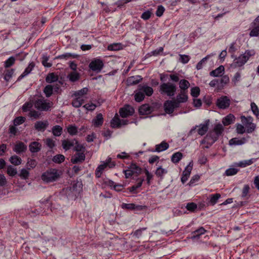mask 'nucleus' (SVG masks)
<instances>
[{
  "label": "nucleus",
  "mask_w": 259,
  "mask_h": 259,
  "mask_svg": "<svg viewBox=\"0 0 259 259\" xmlns=\"http://www.w3.org/2000/svg\"><path fill=\"white\" fill-rule=\"evenodd\" d=\"M241 121L244 125L245 126L246 125L252 122L253 118L251 116H248L247 117L242 116L241 117Z\"/></svg>",
  "instance_id": "nucleus-56"
},
{
  "label": "nucleus",
  "mask_w": 259,
  "mask_h": 259,
  "mask_svg": "<svg viewBox=\"0 0 259 259\" xmlns=\"http://www.w3.org/2000/svg\"><path fill=\"white\" fill-rule=\"evenodd\" d=\"M206 230L203 227H200L195 231L193 232L191 238L192 239L199 238L200 236L204 234Z\"/></svg>",
  "instance_id": "nucleus-32"
},
{
  "label": "nucleus",
  "mask_w": 259,
  "mask_h": 259,
  "mask_svg": "<svg viewBox=\"0 0 259 259\" xmlns=\"http://www.w3.org/2000/svg\"><path fill=\"white\" fill-rule=\"evenodd\" d=\"M10 162L15 165H18L21 163L22 160L21 158L17 155H13L10 158Z\"/></svg>",
  "instance_id": "nucleus-43"
},
{
  "label": "nucleus",
  "mask_w": 259,
  "mask_h": 259,
  "mask_svg": "<svg viewBox=\"0 0 259 259\" xmlns=\"http://www.w3.org/2000/svg\"><path fill=\"white\" fill-rule=\"evenodd\" d=\"M29 176V171L25 169V168H22L20 174H19V176L22 179L26 180L28 178Z\"/></svg>",
  "instance_id": "nucleus-52"
},
{
  "label": "nucleus",
  "mask_w": 259,
  "mask_h": 259,
  "mask_svg": "<svg viewBox=\"0 0 259 259\" xmlns=\"http://www.w3.org/2000/svg\"><path fill=\"white\" fill-rule=\"evenodd\" d=\"M25 120V118L23 116H19L16 117L14 120V124L15 126H17L20 124H22L23 122H24Z\"/></svg>",
  "instance_id": "nucleus-63"
},
{
  "label": "nucleus",
  "mask_w": 259,
  "mask_h": 259,
  "mask_svg": "<svg viewBox=\"0 0 259 259\" xmlns=\"http://www.w3.org/2000/svg\"><path fill=\"white\" fill-rule=\"evenodd\" d=\"M34 66L35 64L33 62L30 63L27 67L25 69L23 73L19 76V77L17 79V81H20L24 77L26 76L29 73H30L33 69Z\"/></svg>",
  "instance_id": "nucleus-20"
},
{
  "label": "nucleus",
  "mask_w": 259,
  "mask_h": 259,
  "mask_svg": "<svg viewBox=\"0 0 259 259\" xmlns=\"http://www.w3.org/2000/svg\"><path fill=\"white\" fill-rule=\"evenodd\" d=\"M254 162L253 159H250L239 162L237 165L241 167H244L250 165Z\"/></svg>",
  "instance_id": "nucleus-46"
},
{
  "label": "nucleus",
  "mask_w": 259,
  "mask_h": 259,
  "mask_svg": "<svg viewBox=\"0 0 259 259\" xmlns=\"http://www.w3.org/2000/svg\"><path fill=\"white\" fill-rule=\"evenodd\" d=\"M61 171L56 168H49L42 173L41 176V180L47 183L57 181L61 177Z\"/></svg>",
  "instance_id": "nucleus-1"
},
{
  "label": "nucleus",
  "mask_w": 259,
  "mask_h": 259,
  "mask_svg": "<svg viewBox=\"0 0 259 259\" xmlns=\"http://www.w3.org/2000/svg\"><path fill=\"white\" fill-rule=\"evenodd\" d=\"M7 174L11 177L15 176L17 174V171L16 168L12 165H9L7 167Z\"/></svg>",
  "instance_id": "nucleus-54"
},
{
  "label": "nucleus",
  "mask_w": 259,
  "mask_h": 259,
  "mask_svg": "<svg viewBox=\"0 0 259 259\" xmlns=\"http://www.w3.org/2000/svg\"><path fill=\"white\" fill-rule=\"evenodd\" d=\"M41 114L39 111H36L33 109H31L30 110V112L29 113V116L30 117H33L34 119H37L39 117Z\"/></svg>",
  "instance_id": "nucleus-62"
},
{
  "label": "nucleus",
  "mask_w": 259,
  "mask_h": 259,
  "mask_svg": "<svg viewBox=\"0 0 259 259\" xmlns=\"http://www.w3.org/2000/svg\"><path fill=\"white\" fill-rule=\"evenodd\" d=\"M189 82L185 79H181L179 81V88L181 89L180 91H183L185 92H188V89L190 87Z\"/></svg>",
  "instance_id": "nucleus-23"
},
{
  "label": "nucleus",
  "mask_w": 259,
  "mask_h": 259,
  "mask_svg": "<svg viewBox=\"0 0 259 259\" xmlns=\"http://www.w3.org/2000/svg\"><path fill=\"white\" fill-rule=\"evenodd\" d=\"M167 172V171L161 166L158 167L156 170L155 174L158 177H161L163 176L164 174H165Z\"/></svg>",
  "instance_id": "nucleus-61"
},
{
  "label": "nucleus",
  "mask_w": 259,
  "mask_h": 259,
  "mask_svg": "<svg viewBox=\"0 0 259 259\" xmlns=\"http://www.w3.org/2000/svg\"><path fill=\"white\" fill-rule=\"evenodd\" d=\"M108 162H104L99 165L95 171V174L97 177L100 178L102 174L103 170L108 166Z\"/></svg>",
  "instance_id": "nucleus-28"
},
{
  "label": "nucleus",
  "mask_w": 259,
  "mask_h": 259,
  "mask_svg": "<svg viewBox=\"0 0 259 259\" xmlns=\"http://www.w3.org/2000/svg\"><path fill=\"white\" fill-rule=\"evenodd\" d=\"M49 125V122L47 120L44 121H36L34 124V128L37 131L44 132Z\"/></svg>",
  "instance_id": "nucleus-12"
},
{
  "label": "nucleus",
  "mask_w": 259,
  "mask_h": 259,
  "mask_svg": "<svg viewBox=\"0 0 259 259\" xmlns=\"http://www.w3.org/2000/svg\"><path fill=\"white\" fill-rule=\"evenodd\" d=\"M229 81V77L227 75H224L221 79H219L220 88L224 87L225 85L227 84Z\"/></svg>",
  "instance_id": "nucleus-49"
},
{
  "label": "nucleus",
  "mask_w": 259,
  "mask_h": 259,
  "mask_svg": "<svg viewBox=\"0 0 259 259\" xmlns=\"http://www.w3.org/2000/svg\"><path fill=\"white\" fill-rule=\"evenodd\" d=\"M77 56H78V55H76L75 54L67 53H65L64 54H62V55H59V56H57V59H65V60H67V59H68V58H76L77 57Z\"/></svg>",
  "instance_id": "nucleus-42"
},
{
  "label": "nucleus",
  "mask_w": 259,
  "mask_h": 259,
  "mask_svg": "<svg viewBox=\"0 0 259 259\" xmlns=\"http://www.w3.org/2000/svg\"><path fill=\"white\" fill-rule=\"evenodd\" d=\"M234 120V116L231 114H230L223 118L222 122L224 125L226 126L232 124Z\"/></svg>",
  "instance_id": "nucleus-30"
},
{
  "label": "nucleus",
  "mask_w": 259,
  "mask_h": 259,
  "mask_svg": "<svg viewBox=\"0 0 259 259\" xmlns=\"http://www.w3.org/2000/svg\"><path fill=\"white\" fill-rule=\"evenodd\" d=\"M239 169L236 168H230L227 169L225 171V174L228 176H231L236 174Z\"/></svg>",
  "instance_id": "nucleus-58"
},
{
  "label": "nucleus",
  "mask_w": 259,
  "mask_h": 259,
  "mask_svg": "<svg viewBox=\"0 0 259 259\" xmlns=\"http://www.w3.org/2000/svg\"><path fill=\"white\" fill-rule=\"evenodd\" d=\"M177 89V85L172 82H163L159 87V92L161 95L170 97L175 96Z\"/></svg>",
  "instance_id": "nucleus-3"
},
{
  "label": "nucleus",
  "mask_w": 259,
  "mask_h": 259,
  "mask_svg": "<svg viewBox=\"0 0 259 259\" xmlns=\"http://www.w3.org/2000/svg\"><path fill=\"white\" fill-rule=\"evenodd\" d=\"M84 98L81 97H75V98L72 101V105L75 108L80 107L84 102Z\"/></svg>",
  "instance_id": "nucleus-26"
},
{
  "label": "nucleus",
  "mask_w": 259,
  "mask_h": 259,
  "mask_svg": "<svg viewBox=\"0 0 259 259\" xmlns=\"http://www.w3.org/2000/svg\"><path fill=\"white\" fill-rule=\"evenodd\" d=\"M138 88L140 89L141 92L145 94V95H147V96H151L153 93V89L146 84H140L139 85Z\"/></svg>",
  "instance_id": "nucleus-16"
},
{
  "label": "nucleus",
  "mask_w": 259,
  "mask_h": 259,
  "mask_svg": "<svg viewBox=\"0 0 259 259\" xmlns=\"http://www.w3.org/2000/svg\"><path fill=\"white\" fill-rule=\"evenodd\" d=\"M111 126L112 128H119L121 125V119L115 115L111 121Z\"/></svg>",
  "instance_id": "nucleus-29"
},
{
  "label": "nucleus",
  "mask_w": 259,
  "mask_h": 259,
  "mask_svg": "<svg viewBox=\"0 0 259 259\" xmlns=\"http://www.w3.org/2000/svg\"><path fill=\"white\" fill-rule=\"evenodd\" d=\"M183 157V154L180 152H176L172 154L171 160L172 162L177 163L179 162Z\"/></svg>",
  "instance_id": "nucleus-37"
},
{
  "label": "nucleus",
  "mask_w": 259,
  "mask_h": 259,
  "mask_svg": "<svg viewBox=\"0 0 259 259\" xmlns=\"http://www.w3.org/2000/svg\"><path fill=\"white\" fill-rule=\"evenodd\" d=\"M255 52L253 50H247L244 54L241 55L238 58H236L233 63L232 66L234 67H239L242 66L245 63L249 60L251 56H253Z\"/></svg>",
  "instance_id": "nucleus-4"
},
{
  "label": "nucleus",
  "mask_w": 259,
  "mask_h": 259,
  "mask_svg": "<svg viewBox=\"0 0 259 259\" xmlns=\"http://www.w3.org/2000/svg\"><path fill=\"white\" fill-rule=\"evenodd\" d=\"M224 67L223 65H221L215 69L210 71L209 75L213 77L221 76L224 74Z\"/></svg>",
  "instance_id": "nucleus-17"
},
{
  "label": "nucleus",
  "mask_w": 259,
  "mask_h": 259,
  "mask_svg": "<svg viewBox=\"0 0 259 259\" xmlns=\"http://www.w3.org/2000/svg\"><path fill=\"white\" fill-rule=\"evenodd\" d=\"M37 164V162L35 159H28L26 166L28 169L34 168Z\"/></svg>",
  "instance_id": "nucleus-51"
},
{
  "label": "nucleus",
  "mask_w": 259,
  "mask_h": 259,
  "mask_svg": "<svg viewBox=\"0 0 259 259\" xmlns=\"http://www.w3.org/2000/svg\"><path fill=\"white\" fill-rule=\"evenodd\" d=\"M245 127L246 128V132L247 133H251L255 129L256 125L254 123L251 122V123L246 125Z\"/></svg>",
  "instance_id": "nucleus-64"
},
{
  "label": "nucleus",
  "mask_w": 259,
  "mask_h": 259,
  "mask_svg": "<svg viewBox=\"0 0 259 259\" xmlns=\"http://www.w3.org/2000/svg\"><path fill=\"white\" fill-rule=\"evenodd\" d=\"M142 79V78L141 76H133L129 77L126 81L128 85H132L138 84Z\"/></svg>",
  "instance_id": "nucleus-19"
},
{
  "label": "nucleus",
  "mask_w": 259,
  "mask_h": 259,
  "mask_svg": "<svg viewBox=\"0 0 259 259\" xmlns=\"http://www.w3.org/2000/svg\"><path fill=\"white\" fill-rule=\"evenodd\" d=\"M250 190V187L248 185H245L242 190L241 197L242 198H248L249 196V191Z\"/></svg>",
  "instance_id": "nucleus-45"
},
{
  "label": "nucleus",
  "mask_w": 259,
  "mask_h": 259,
  "mask_svg": "<svg viewBox=\"0 0 259 259\" xmlns=\"http://www.w3.org/2000/svg\"><path fill=\"white\" fill-rule=\"evenodd\" d=\"M49 58V57L46 54H44L42 56L41 63L45 67H51L52 65V63L48 62Z\"/></svg>",
  "instance_id": "nucleus-55"
},
{
  "label": "nucleus",
  "mask_w": 259,
  "mask_h": 259,
  "mask_svg": "<svg viewBox=\"0 0 259 259\" xmlns=\"http://www.w3.org/2000/svg\"><path fill=\"white\" fill-rule=\"evenodd\" d=\"M53 161L57 163H61L65 160V157L62 154H57L53 158Z\"/></svg>",
  "instance_id": "nucleus-48"
},
{
  "label": "nucleus",
  "mask_w": 259,
  "mask_h": 259,
  "mask_svg": "<svg viewBox=\"0 0 259 259\" xmlns=\"http://www.w3.org/2000/svg\"><path fill=\"white\" fill-rule=\"evenodd\" d=\"M52 131L54 136L56 137H59L62 133L63 128L60 125H56L52 127Z\"/></svg>",
  "instance_id": "nucleus-34"
},
{
  "label": "nucleus",
  "mask_w": 259,
  "mask_h": 259,
  "mask_svg": "<svg viewBox=\"0 0 259 259\" xmlns=\"http://www.w3.org/2000/svg\"><path fill=\"white\" fill-rule=\"evenodd\" d=\"M88 92V89L84 88L80 90L75 92L73 95L74 97H81V98H84V95L87 94Z\"/></svg>",
  "instance_id": "nucleus-36"
},
{
  "label": "nucleus",
  "mask_w": 259,
  "mask_h": 259,
  "mask_svg": "<svg viewBox=\"0 0 259 259\" xmlns=\"http://www.w3.org/2000/svg\"><path fill=\"white\" fill-rule=\"evenodd\" d=\"M220 198H221V194L219 193H216V194L211 195L210 197L209 204L212 206L214 205V204H215L217 203L219 199Z\"/></svg>",
  "instance_id": "nucleus-39"
},
{
  "label": "nucleus",
  "mask_w": 259,
  "mask_h": 259,
  "mask_svg": "<svg viewBox=\"0 0 259 259\" xmlns=\"http://www.w3.org/2000/svg\"><path fill=\"white\" fill-rule=\"evenodd\" d=\"M75 140H64L62 141V146L63 148L65 150H68L70 149L72 146H74V141Z\"/></svg>",
  "instance_id": "nucleus-27"
},
{
  "label": "nucleus",
  "mask_w": 259,
  "mask_h": 259,
  "mask_svg": "<svg viewBox=\"0 0 259 259\" xmlns=\"http://www.w3.org/2000/svg\"><path fill=\"white\" fill-rule=\"evenodd\" d=\"M26 149L27 146L22 142L17 143L13 148V150L17 154L24 152Z\"/></svg>",
  "instance_id": "nucleus-14"
},
{
  "label": "nucleus",
  "mask_w": 259,
  "mask_h": 259,
  "mask_svg": "<svg viewBox=\"0 0 259 259\" xmlns=\"http://www.w3.org/2000/svg\"><path fill=\"white\" fill-rule=\"evenodd\" d=\"M200 91L199 87H193L191 90V95L193 97L196 98L199 95Z\"/></svg>",
  "instance_id": "nucleus-60"
},
{
  "label": "nucleus",
  "mask_w": 259,
  "mask_h": 259,
  "mask_svg": "<svg viewBox=\"0 0 259 259\" xmlns=\"http://www.w3.org/2000/svg\"><path fill=\"white\" fill-rule=\"evenodd\" d=\"M145 98V94L143 93L140 89L138 88L135 92V100L138 102L142 101Z\"/></svg>",
  "instance_id": "nucleus-33"
},
{
  "label": "nucleus",
  "mask_w": 259,
  "mask_h": 259,
  "mask_svg": "<svg viewBox=\"0 0 259 259\" xmlns=\"http://www.w3.org/2000/svg\"><path fill=\"white\" fill-rule=\"evenodd\" d=\"M155 147V151L159 152L167 149L169 147V145L166 142L162 141L160 144L156 145Z\"/></svg>",
  "instance_id": "nucleus-31"
},
{
  "label": "nucleus",
  "mask_w": 259,
  "mask_h": 259,
  "mask_svg": "<svg viewBox=\"0 0 259 259\" xmlns=\"http://www.w3.org/2000/svg\"><path fill=\"white\" fill-rule=\"evenodd\" d=\"M192 169V165H191V163H190L189 164L186 166L185 170L183 172V175L181 177V182L183 184H184L188 180Z\"/></svg>",
  "instance_id": "nucleus-11"
},
{
  "label": "nucleus",
  "mask_w": 259,
  "mask_h": 259,
  "mask_svg": "<svg viewBox=\"0 0 259 259\" xmlns=\"http://www.w3.org/2000/svg\"><path fill=\"white\" fill-rule=\"evenodd\" d=\"M230 104V100L227 96H222L218 99L217 106L219 108L225 109L229 107Z\"/></svg>",
  "instance_id": "nucleus-7"
},
{
  "label": "nucleus",
  "mask_w": 259,
  "mask_h": 259,
  "mask_svg": "<svg viewBox=\"0 0 259 259\" xmlns=\"http://www.w3.org/2000/svg\"><path fill=\"white\" fill-rule=\"evenodd\" d=\"M58 77L54 73H50L48 74L46 78V80L48 83H52L57 81Z\"/></svg>",
  "instance_id": "nucleus-38"
},
{
  "label": "nucleus",
  "mask_w": 259,
  "mask_h": 259,
  "mask_svg": "<svg viewBox=\"0 0 259 259\" xmlns=\"http://www.w3.org/2000/svg\"><path fill=\"white\" fill-rule=\"evenodd\" d=\"M249 137L247 138H242L241 139H239L238 138H233L230 140L229 142V144L230 146H239L245 144L247 141V139Z\"/></svg>",
  "instance_id": "nucleus-10"
},
{
  "label": "nucleus",
  "mask_w": 259,
  "mask_h": 259,
  "mask_svg": "<svg viewBox=\"0 0 259 259\" xmlns=\"http://www.w3.org/2000/svg\"><path fill=\"white\" fill-rule=\"evenodd\" d=\"M33 105L36 109L40 111H50L53 103L51 101L46 99L44 97L40 96L34 99Z\"/></svg>",
  "instance_id": "nucleus-2"
},
{
  "label": "nucleus",
  "mask_w": 259,
  "mask_h": 259,
  "mask_svg": "<svg viewBox=\"0 0 259 259\" xmlns=\"http://www.w3.org/2000/svg\"><path fill=\"white\" fill-rule=\"evenodd\" d=\"M140 181L135 185H134L128 188L129 191L131 192H135L138 188L141 187L142 183L144 180V178H139L138 179Z\"/></svg>",
  "instance_id": "nucleus-44"
},
{
  "label": "nucleus",
  "mask_w": 259,
  "mask_h": 259,
  "mask_svg": "<svg viewBox=\"0 0 259 259\" xmlns=\"http://www.w3.org/2000/svg\"><path fill=\"white\" fill-rule=\"evenodd\" d=\"M217 134L214 133L213 131L209 132L206 135V139L209 140V146H211L215 142H216L219 137Z\"/></svg>",
  "instance_id": "nucleus-18"
},
{
  "label": "nucleus",
  "mask_w": 259,
  "mask_h": 259,
  "mask_svg": "<svg viewBox=\"0 0 259 259\" xmlns=\"http://www.w3.org/2000/svg\"><path fill=\"white\" fill-rule=\"evenodd\" d=\"M15 71L14 69H8L6 70L4 72V79L6 81H9L10 79L12 78L14 73Z\"/></svg>",
  "instance_id": "nucleus-40"
},
{
  "label": "nucleus",
  "mask_w": 259,
  "mask_h": 259,
  "mask_svg": "<svg viewBox=\"0 0 259 259\" xmlns=\"http://www.w3.org/2000/svg\"><path fill=\"white\" fill-rule=\"evenodd\" d=\"M67 132L70 135H76L78 133L77 127L75 124H70L67 127Z\"/></svg>",
  "instance_id": "nucleus-35"
},
{
  "label": "nucleus",
  "mask_w": 259,
  "mask_h": 259,
  "mask_svg": "<svg viewBox=\"0 0 259 259\" xmlns=\"http://www.w3.org/2000/svg\"><path fill=\"white\" fill-rule=\"evenodd\" d=\"M68 77L70 81H71L72 82H74V81H76L77 80H78V79L79 78V75L78 73H77L75 71H73V72H71L68 75Z\"/></svg>",
  "instance_id": "nucleus-50"
},
{
  "label": "nucleus",
  "mask_w": 259,
  "mask_h": 259,
  "mask_svg": "<svg viewBox=\"0 0 259 259\" xmlns=\"http://www.w3.org/2000/svg\"><path fill=\"white\" fill-rule=\"evenodd\" d=\"M224 128L223 125L219 123L215 125L212 131L214 132V133H215V134H217L219 136H220L222 134Z\"/></svg>",
  "instance_id": "nucleus-47"
},
{
  "label": "nucleus",
  "mask_w": 259,
  "mask_h": 259,
  "mask_svg": "<svg viewBox=\"0 0 259 259\" xmlns=\"http://www.w3.org/2000/svg\"><path fill=\"white\" fill-rule=\"evenodd\" d=\"M44 92L47 97H50L53 94V87L51 85H47L44 88Z\"/></svg>",
  "instance_id": "nucleus-53"
},
{
  "label": "nucleus",
  "mask_w": 259,
  "mask_h": 259,
  "mask_svg": "<svg viewBox=\"0 0 259 259\" xmlns=\"http://www.w3.org/2000/svg\"><path fill=\"white\" fill-rule=\"evenodd\" d=\"M172 100L166 101L163 105L165 112L168 114H172L174 111Z\"/></svg>",
  "instance_id": "nucleus-15"
},
{
  "label": "nucleus",
  "mask_w": 259,
  "mask_h": 259,
  "mask_svg": "<svg viewBox=\"0 0 259 259\" xmlns=\"http://www.w3.org/2000/svg\"><path fill=\"white\" fill-rule=\"evenodd\" d=\"M75 141L76 145L74 146L73 150L77 152H83L84 153L85 148L82 145H80L78 144V142L77 141Z\"/></svg>",
  "instance_id": "nucleus-59"
},
{
  "label": "nucleus",
  "mask_w": 259,
  "mask_h": 259,
  "mask_svg": "<svg viewBox=\"0 0 259 259\" xmlns=\"http://www.w3.org/2000/svg\"><path fill=\"white\" fill-rule=\"evenodd\" d=\"M85 156L83 152H77L72 156L71 162L73 164L81 163L85 160Z\"/></svg>",
  "instance_id": "nucleus-9"
},
{
  "label": "nucleus",
  "mask_w": 259,
  "mask_h": 259,
  "mask_svg": "<svg viewBox=\"0 0 259 259\" xmlns=\"http://www.w3.org/2000/svg\"><path fill=\"white\" fill-rule=\"evenodd\" d=\"M135 204L134 203H122L121 207L124 209L135 210Z\"/></svg>",
  "instance_id": "nucleus-57"
},
{
  "label": "nucleus",
  "mask_w": 259,
  "mask_h": 259,
  "mask_svg": "<svg viewBox=\"0 0 259 259\" xmlns=\"http://www.w3.org/2000/svg\"><path fill=\"white\" fill-rule=\"evenodd\" d=\"M42 146L39 142L34 141L31 142L29 145V150L31 153H37L40 151Z\"/></svg>",
  "instance_id": "nucleus-13"
},
{
  "label": "nucleus",
  "mask_w": 259,
  "mask_h": 259,
  "mask_svg": "<svg viewBox=\"0 0 259 259\" xmlns=\"http://www.w3.org/2000/svg\"><path fill=\"white\" fill-rule=\"evenodd\" d=\"M209 124V120H206L204 123L200 124L199 125H196L193 127L189 132V135H192L195 131L197 127H198L197 130L198 134L200 136L204 135L208 130V126Z\"/></svg>",
  "instance_id": "nucleus-5"
},
{
  "label": "nucleus",
  "mask_w": 259,
  "mask_h": 259,
  "mask_svg": "<svg viewBox=\"0 0 259 259\" xmlns=\"http://www.w3.org/2000/svg\"><path fill=\"white\" fill-rule=\"evenodd\" d=\"M15 61L16 58L14 57L11 56L9 57L6 61L4 62V67L6 68L11 67L15 64Z\"/></svg>",
  "instance_id": "nucleus-41"
},
{
  "label": "nucleus",
  "mask_w": 259,
  "mask_h": 259,
  "mask_svg": "<svg viewBox=\"0 0 259 259\" xmlns=\"http://www.w3.org/2000/svg\"><path fill=\"white\" fill-rule=\"evenodd\" d=\"M134 112L135 110L133 107L126 105L120 109L119 114L121 117L125 118L127 116L132 115Z\"/></svg>",
  "instance_id": "nucleus-8"
},
{
  "label": "nucleus",
  "mask_w": 259,
  "mask_h": 259,
  "mask_svg": "<svg viewBox=\"0 0 259 259\" xmlns=\"http://www.w3.org/2000/svg\"><path fill=\"white\" fill-rule=\"evenodd\" d=\"M133 175H139L142 172V169L136 163H132L128 167Z\"/></svg>",
  "instance_id": "nucleus-22"
},
{
  "label": "nucleus",
  "mask_w": 259,
  "mask_h": 259,
  "mask_svg": "<svg viewBox=\"0 0 259 259\" xmlns=\"http://www.w3.org/2000/svg\"><path fill=\"white\" fill-rule=\"evenodd\" d=\"M104 119L101 113H99L93 120V123L95 126H99L103 124Z\"/></svg>",
  "instance_id": "nucleus-25"
},
{
  "label": "nucleus",
  "mask_w": 259,
  "mask_h": 259,
  "mask_svg": "<svg viewBox=\"0 0 259 259\" xmlns=\"http://www.w3.org/2000/svg\"><path fill=\"white\" fill-rule=\"evenodd\" d=\"M139 111L141 115H147L151 112L152 109L148 104H144L140 107Z\"/></svg>",
  "instance_id": "nucleus-21"
},
{
  "label": "nucleus",
  "mask_w": 259,
  "mask_h": 259,
  "mask_svg": "<svg viewBox=\"0 0 259 259\" xmlns=\"http://www.w3.org/2000/svg\"><path fill=\"white\" fill-rule=\"evenodd\" d=\"M89 68L97 73L100 72L104 66L103 62L100 59H95L89 64Z\"/></svg>",
  "instance_id": "nucleus-6"
},
{
  "label": "nucleus",
  "mask_w": 259,
  "mask_h": 259,
  "mask_svg": "<svg viewBox=\"0 0 259 259\" xmlns=\"http://www.w3.org/2000/svg\"><path fill=\"white\" fill-rule=\"evenodd\" d=\"M176 99L182 103H186L188 99V92L180 91L176 97Z\"/></svg>",
  "instance_id": "nucleus-24"
}]
</instances>
